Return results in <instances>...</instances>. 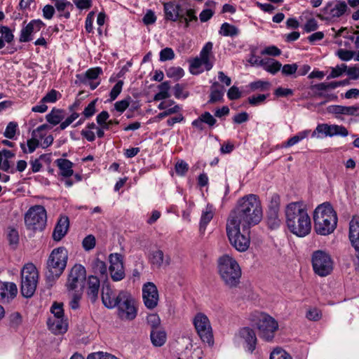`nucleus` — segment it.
<instances>
[{"instance_id":"nucleus-4","label":"nucleus","mask_w":359,"mask_h":359,"mask_svg":"<svg viewBox=\"0 0 359 359\" xmlns=\"http://www.w3.org/2000/svg\"><path fill=\"white\" fill-rule=\"evenodd\" d=\"M218 273L226 286L237 287L241 277V269L237 261L229 255H224L218 259Z\"/></svg>"},{"instance_id":"nucleus-51","label":"nucleus","mask_w":359,"mask_h":359,"mask_svg":"<svg viewBox=\"0 0 359 359\" xmlns=\"http://www.w3.org/2000/svg\"><path fill=\"white\" fill-rule=\"evenodd\" d=\"M280 210V196L278 194H273L271 197L268 211Z\"/></svg>"},{"instance_id":"nucleus-53","label":"nucleus","mask_w":359,"mask_h":359,"mask_svg":"<svg viewBox=\"0 0 359 359\" xmlns=\"http://www.w3.org/2000/svg\"><path fill=\"white\" fill-rule=\"evenodd\" d=\"M131 97H128L124 100L116 102L114 104L115 109L121 113H123L130 105Z\"/></svg>"},{"instance_id":"nucleus-22","label":"nucleus","mask_w":359,"mask_h":359,"mask_svg":"<svg viewBox=\"0 0 359 359\" xmlns=\"http://www.w3.org/2000/svg\"><path fill=\"white\" fill-rule=\"evenodd\" d=\"M18 293V288L15 283L0 281V301L9 302Z\"/></svg>"},{"instance_id":"nucleus-25","label":"nucleus","mask_w":359,"mask_h":359,"mask_svg":"<svg viewBox=\"0 0 359 359\" xmlns=\"http://www.w3.org/2000/svg\"><path fill=\"white\" fill-rule=\"evenodd\" d=\"M47 324L49 329L55 334L65 333L67 330V323L64 318H48Z\"/></svg>"},{"instance_id":"nucleus-41","label":"nucleus","mask_w":359,"mask_h":359,"mask_svg":"<svg viewBox=\"0 0 359 359\" xmlns=\"http://www.w3.org/2000/svg\"><path fill=\"white\" fill-rule=\"evenodd\" d=\"M38 137H34L32 136V138L29 139L27 142L28 150H27V147L24 143L20 144V147L24 153H32L34 151V150L36 149V147L39 146V140H37Z\"/></svg>"},{"instance_id":"nucleus-13","label":"nucleus","mask_w":359,"mask_h":359,"mask_svg":"<svg viewBox=\"0 0 359 359\" xmlns=\"http://www.w3.org/2000/svg\"><path fill=\"white\" fill-rule=\"evenodd\" d=\"M259 335L265 341H269L274 337V333L278 328L277 321L271 316L262 314L257 323Z\"/></svg>"},{"instance_id":"nucleus-11","label":"nucleus","mask_w":359,"mask_h":359,"mask_svg":"<svg viewBox=\"0 0 359 359\" xmlns=\"http://www.w3.org/2000/svg\"><path fill=\"white\" fill-rule=\"evenodd\" d=\"M194 324L201 339L209 345L213 344L212 330L208 318L203 313H197Z\"/></svg>"},{"instance_id":"nucleus-58","label":"nucleus","mask_w":359,"mask_h":359,"mask_svg":"<svg viewBox=\"0 0 359 359\" xmlns=\"http://www.w3.org/2000/svg\"><path fill=\"white\" fill-rule=\"evenodd\" d=\"M174 57V51L170 48H165L160 52V60L161 61L172 60Z\"/></svg>"},{"instance_id":"nucleus-18","label":"nucleus","mask_w":359,"mask_h":359,"mask_svg":"<svg viewBox=\"0 0 359 359\" xmlns=\"http://www.w3.org/2000/svg\"><path fill=\"white\" fill-rule=\"evenodd\" d=\"M349 240L358 252L357 269L359 271V216H354L349 222Z\"/></svg>"},{"instance_id":"nucleus-20","label":"nucleus","mask_w":359,"mask_h":359,"mask_svg":"<svg viewBox=\"0 0 359 359\" xmlns=\"http://www.w3.org/2000/svg\"><path fill=\"white\" fill-rule=\"evenodd\" d=\"M165 18L167 20L177 22L180 18H183V11L180 4L167 2L163 5Z\"/></svg>"},{"instance_id":"nucleus-32","label":"nucleus","mask_w":359,"mask_h":359,"mask_svg":"<svg viewBox=\"0 0 359 359\" xmlns=\"http://www.w3.org/2000/svg\"><path fill=\"white\" fill-rule=\"evenodd\" d=\"M152 344L155 346H163L166 341V333L162 330H152L150 334Z\"/></svg>"},{"instance_id":"nucleus-48","label":"nucleus","mask_w":359,"mask_h":359,"mask_svg":"<svg viewBox=\"0 0 359 359\" xmlns=\"http://www.w3.org/2000/svg\"><path fill=\"white\" fill-rule=\"evenodd\" d=\"M63 304L62 303L55 302L51 306V313L53 314V316L50 318H64V311H63Z\"/></svg>"},{"instance_id":"nucleus-24","label":"nucleus","mask_w":359,"mask_h":359,"mask_svg":"<svg viewBox=\"0 0 359 359\" xmlns=\"http://www.w3.org/2000/svg\"><path fill=\"white\" fill-rule=\"evenodd\" d=\"M99 289V278L95 276H90L88 279L87 294L90 300L93 303L97 299Z\"/></svg>"},{"instance_id":"nucleus-38","label":"nucleus","mask_w":359,"mask_h":359,"mask_svg":"<svg viewBox=\"0 0 359 359\" xmlns=\"http://www.w3.org/2000/svg\"><path fill=\"white\" fill-rule=\"evenodd\" d=\"M328 136L332 137L334 135H341L346 137L348 135V132L347 129L343 126L338 125H329Z\"/></svg>"},{"instance_id":"nucleus-45","label":"nucleus","mask_w":359,"mask_h":359,"mask_svg":"<svg viewBox=\"0 0 359 359\" xmlns=\"http://www.w3.org/2000/svg\"><path fill=\"white\" fill-rule=\"evenodd\" d=\"M0 33L1 34V38H3L4 42L10 43L13 41L14 36L12 30L7 26H0Z\"/></svg>"},{"instance_id":"nucleus-17","label":"nucleus","mask_w":359,"mask_h":359,"mask_svg":"<svg viewBox=\"0 0 359 359\" xmlns=\"http://www.w3.org/2000/svg\"><path fill=\"white\" fill-rule=\"evenodd\" d=\"M142 298L145 306L149 309L156 308L158 302V292L153 283H147L142 287Z\"/></svg>"},{"instance_id":"nucleus-8","label":"nucleus","mask_w":359,"mask_h":359,"mask_svg":"<svg viewBox=\"0 0 359 359\" xmlns=\"http://www.w3.org/2000/svg\"><path fill=\"white\" fill-rule=\"evenodd\" d=\"M38 271L35 266L29 263L25 264L21 271V293L27 298L34 294L38 283Z\"/></svg>"},{"instance_id":"nucleus-64","label":"nucleus","mask_w":359,"mask_h":359,"mask_svg":"<svg viewBox=\"0 0 359 359\" xmlns=\"http://www.w3.org/2000/svg\"><path fill=\"white\" fill-rule=\"evenodd\" d=\"M298 66L297 64H287L282 67V73L286 76L294 74L297 70Z\"/></svg>"},{"instance_id":"nucleus-12","label":"nucleus","mask_w":359,"mask_h":359,"mask_svg":"<svg viewBox=\"0 0 359 359\" xmlns=\"http://www.w3.org/2000/svg\"><path fill=\"white\" fill-rule=\"evenodd\" d=\"M347 9V4L344 1H330L317 16L321 20H332L342 16Z\"/></svg>"},{"instance_id":"nucleus-59","label":"nucleus","mask_w":359,"mask_h":359,"mask_svg":"<svg viewBox=\"0 0 359 359\" xmlns=\"http://www.w3.org/2000/svg\"><path fill=\"white\" fill-rule=\"evenodd\" d=\"M97 99L90 102L88 106L84 109L83 114L86 118L91 117L95 113V104L97 102Z\"/></svg>"},{"instance_id":"nucleus-27","label":"nucleus","mask_w":359,"mask_h":359,"mask_svg":"<svg viewBox=\"0 0 359 359\" xmlns=\"http://www.w3.org/2000/svg\"><path fill=\"white\" fill-rule=\"evenodd\" d=\"M240 335L247 343L248 351L252 353L255 348L257 342L255 332L249 327H243L240 331Z\"/></svg>"},{"instance_id":"nucleus-35","label":"nucleus","mask_w":359,"mask_h":359,"mask_svg":"<svg viewBox=\"0 0 359 359\" xmlns=\"http://www.w3.org/2000/svg\"><path fill=\"white\" fill-rule=\"evenodd\" d=\"M239 33L238 29L234 25L224 22L222 25L219 34L225 36H234Z\"/></svg>"},{"instance_id":"nucleus-14","label":"nucleus","mask_w":359,"mask_h":359,"mask_svg":"<svg viewBox=\"0 0 359 359\" xmlns=\"http://www.w3.org/2000/svg\"><path fill=\"white\" fill-rule=\"evenodd\" d=\"M213 44L212 42H208L203 47L200 52V57H196L191 61L190 63V71L192 74H197L194 72V69H198L203 65H205L207 71L210 70L212 68V63L210 60V57L212 56Z\"/></svg>"},{"instance_id":"nucleus-16","label":"nucleus","mask_w":359,"mask_h":359,"mask_svg":"<svg viewBox=\"0 0 359 359\" xmlns=\"http://www.w3.org/2000/svg\"><path fill=\"white\" fill-rule=\"evenodd\" d=\"M109 260L110 263L109 271L111 279L114 281L123 280L126 276L123 256L118 253H112L110 254Z\"/></svg>"},{"instance_id":"nucleus-56","label":"nucleus","mask_w":359,"mask_h":359,"mask_svg":"<svg viewBox=\"0 0 359 359\" xmlns=\"http://www.w3.org/2000/svg\"><path fill=\"white\" fill-rule=\"evenodd\" d=\"M9 244L16 246L19 241V234L17 230L11 229L7 235Z\"/></svg>"},{"instance_id":"nucleus-3","label":"nucleus","mask_w":359,"mask_h":359,"mask_svg":"<svg viewBox=\"0 0 359 359\" xmlns=\"http://www.w3.org/2000/svg\"><path fill=\"white\" fill-rule=\"evenodd\" d=\"M313 221L316 232L327 236L332 233L337 227V213L330 203H323L315 209Z\"/></svg>"},{"instance_id":"nucleus-54","label":"nucleus","mask_w":359,"mask_h":359,"mask_svg":"<svg viewBox=\"0 0 359 359\" xmlns=\"http://www.w3.org/2000/svg\"><path fill=\"white\" fill-rule=\"evenodd\" d=\"M188 170V164L182 160L177 161L175 164V171L178 175L184 176Z\"/></svg>"},{"instance_id":"nucleus-34","label":"nucleus","mask_w":359,"mask_h":359,"mask_svg":"<svg viewBox=\"0 0 359 359\" xmlns=\"http://www.w3.org/2000/svg\"><path fill=\"white\" fill-rule=\"evenodd\" d=\"M281 67V63L272 58L266 59L264 63L263 64L264 69L272 74H276L278 71L280 70Z\"/></svg>"},{"instance_id":"nucleus-19","label":"nucleus","mask_w":359,"mask_h":359,"mask_svg":"<svg viewBox=\"0 0 359 359\" xmlns=\"http://www.w3.org/2000/svg\"><path fill=\"white\" fill-rule=\"evenodd\" d=\"M45 26L41 20H33L28 23L20 31L19 41L20 42H28L32 39V35L40 31Z\"/></svg>"},{"instance_id":"nucleus-30","label":"nucleus","mask_w":359,"mask_h":359,"mask_svg":"<svg viewBox=\"0 0 359 359\" xmlns=\"http://www.w3.org/2000/svg\"><path fill=\"white\" fill-rule=\"evenodd\" d=\"M101 74H102V68L95 67L88 69L84 74L77 75V78L83 84H87L88 80H95Z\"/></svg>"},{"instance_id":"nucleus-57","label":"nucleus","mask_w":359,"mask_h":359,"mask_svg":"<svg viewBox=\"0 0 359 359\" xmlns=\"http://www.w3.org/2000/svg\"><path fill=\"white\" fill-rule=\"evenodd\" d=\"M123 86V82L122 81H118L113 87L110 92V100H114L118 95L121 93L122 90V88Z\"/></svg>"},{"instance_id":"nucleus-50","label":"nucleus","mask_w":359,"mask_h":359,"mask_svg":"<svg viewBox=\"0 0 359 359\" xmlns=\"http://www.w3.org/2000/svg\"><path fill=\"white\" fill-rule=\"evenodd\" d=\"M95 243L96 241L95 236L93 235H88L83 240L82 245L86 250L89 251L95 248Z\"/></svg>"},{"instance_id":"nucleus-55","label":"nucleus","mask_w":359,"mask_h":359,"mask_svg":"<svg viewBox=\"0 0 359 359\" xmlns=\"http://www.w3.org/2000/svg\"><path fill=\"white\" fill-rule=\"evenodd\" d=\"M49 129H50V127L48 124H43L39 126L36 130H34L32 133V135L34 137L42 139L46 136L44 131Z\"/></svg>"},{"instance_id":"nucleus-36","label":"nucleus","mask_w":359,"mask_h":359,"mask_svg":"<svg viewBox=\"0 0 359 359\" xmlns=\"http://www.w3.org/2000/svg\"><path fill=\"white\" fill-rule=\"evenodd\" d=\"M267 222L271 229H276L280 224L279 211H267Z\"/></svg>"},{"instance_id":"nucleus-6","label":"nucleus","mask_w":359,"mask_h":359,"mask_svg":"<svg viewBox=\"0 0 359 359\" xmlns=\"http://www.w3.org/2000/svg\"><path fill=\"white\" fill-rule=\"evenodd\" d=\"M241 225L226 221V231L231 245L239 252H245L250 247V238L248 233L241 232Z\"/></svg>"},{"instance_id":"nucleus-31","label":"nucleus","mask_w":359,"mask_h":359,"mask_svg":"<svg viewBox=\"0 0 359 359\" xmlns=\"http://www.w3.org/2000/svg\"><path fill=\"white\" fill-rule=\"evenodd\" d=\"M15 156V154L11 151L3 149L0 151V169L8 172L11 168L8 160Z\"/></svg>"},{"instance_id":"nucleus-43","label":"nucleus","mask_w":359,"mask_h":359,"mask_svg":"<svg viewBox=\"0 0 359 359\" xmlns=\"http://www.w3.org/2000/svg\"><path fill=\"white\" fill-rule=\"evenodd\" d=\"M347 66L345 64H341L335 67H331V72L327 76V79L337 78L341 76L346 71Z\"/></svg>"},{"instance_id":"nucleus-60","label":"nucleus","mask_w":359,"mask_h":359,"mask_svg":"<svg viewBox=\"0 0 359 359\" xmlns=\"http://www.w3.org/2000/svg\"><path fill=\"white\" fill-rule=\"evenodd\" d=\"M337 56L343 61H348L354 56V52L344 49H339L337 53Z\"/></svg>"},{"instance_id":"nucleus-29","label":"nucleus","mask_w":359,"mask_h":359,"mask_svg":"<svg viewBox=\"0 0 359 359\" xmlns=\"http://www.w3.org/2000/svg\"><path fill=\"white\" fill-rule=\"evenodd\" d=\"M60 169V175L68 177L73 175V163L65 158H58L55 162Z\"/></svg>"},{"instance_id":"nucleus-23","label":"nucleus","mask_w":359,"mask_h":359,"mask_svg":"<svg viewBox=\"0 0 359 359\" xmlns=\"http://www.w3.org/2000/svg\"><path fill=\"white\" fill-rule=\"evenodd\" d=\"M329 113L334 114H345L351 116L359 115L358 106H341V105H331L327 108Z\"/></svg>"},{"instance_id":"nucleus-49","label":"nucleus","mask_w":359,"mask_h":359,"mask_svg":"<svg viewBox=\"0 0 359 359\" xmlns=\"http://www.w3.org/2000/svg\"><path fill=\"white\" fill-rule=\"evenodd\" d=\"M270 87V83L268 81H256L254 82L250 83V88L252 90H268Z\"/></svg>"},{"instance_id":"nucleus-52","label":"nucleus","mask_w":359,"mask_h":359,"mask_svg":"<svg viewBox=\"0 0 359 359\" xmlns=\"http://www.w3.org/2000/svg\"><path fill=\"white\" fill-rule=\"evenodd\" d=\"M203 123L207 124L209 127H213L217 122L215 117L208 111L203 113L200 116Z\"/></svg>"},{"instance_id":"nucleus-2","label":"nucleus","mask_w":359,"mask_h":359,"mask_svg":"<svg viewBox=\"0 0 359 359\" xmlns=\"http://www.w3.org/2000/svg\"><path fill=\"white\" fill-rule=\"evenodd\" d=\"M285 217L287 226L292 233L304 237L310 233L311 219L302 203H289L285 209Z\"/></svg>"},{"instance_id":"nucleus-61","label":"nucleus","mask_w":359,"mask_h":359,"mask_svg":"<svg viewBox=\"0 0 359 359\" xmlns=\"http://www.w3.org/2000/svg\"><path fill=\"white\" fill-rule=\"evenodd\" d=\"M21 316L19 313H13L9 316V325L11 327H18L21 323Z\"/></svg>"},{"instance_id":"nucleus-47","label":"nucleus","mask_w":359,"mask_h":359,"mask_svg":"<svg viewBox=\"0 0 359 359\" xmlns=\"http://www.w3.org/2000/svg\"><path fill=\"white\" fill-rule=\"evenodd\" d=\"M270 359H292L289 353L281 348H275L270 355Z\"/></svg>"},{"instance_id":"nucleus-44","label":"nucleus","mask_w":359,"mask_h":359,"mask_svg":"<svg viewBox=\"0 0 359 359\" xmlns=\"http://www.w3.org/2000/svg\"><path fill=\"white\" fill-rule=\"evenodd\" d=\"M18 127V125L16 122H14V121L9 122L6 128L4 133V135L6 138L13 139L15 135Z\"/></svg>"},{"instance_id":"nucleus-7","label":"nucleus","mask_w":359,"mask_h":359,"mask_svg":"<svg viewBox=\"0 0 359 359\" xmlns=\"http://www.w3.org/2000/svg\"><path fill=\"white\" fill-rule=\"evenodd\" d=\"M116 307L117 316L122 320H132L137 316L135 300L131 294L125 290L119 291V298Z\"/></svg>"},{"instance_id":"nucleus-26","label":"nucleus","mask_w":359,"mask_h":359,"mask_svg":"<svg viewBox=\"0 0 359 359\" xmlns=\"http://www.w3.org/2000/svg\"><path fill=\"white\" fill-rule=\"evenodd\" d=\"M69 228V219L67 217H61L55 226L53 238L56 241H60L67 233Z\"/></svg>"},{"instance_id":"nucleus-21","label":"nucleus","mask_w":359,"mask_h":359,"mask_svg":"<svg viewBox=\"0 0 359 359\" xmlns=\"http://www.w3.org/2000/svg\"><path fill=\"white\" fill-rule=\"evenodd\" d=\"M101 297L104 306L111 309L117 305L119 292L116 294L109 285H104L102 289Z\"/></svg>"},{"instance_id":"nucleus-39","label":"nucleus","mask_w":359,"mask_h":359,"mask_svg":"<svg viewBox=\"0 0 359 359\" xmlns=\"http://www.w3.org/2000/svg\"><path fill=\"white\" fill-rule=\"evenodd\" d=\"M149 260L152 265L160 267L163 262V252L161 250L153 251L150 254Z\"/></svg>"},{"instance_id":"nucleus-37","label":"nucleus","mask_w":359,"mask_h":359,"mask_svg":"<svg viewBox=\"0 0 359 359\" xmlns=\"http://www.w3.org/2000/svg\"><path fill=\"white\" fill-rule=\"evenodd\" d=\"M309 133L310 130H308L298 133L297 135L287 140V141L285 144V147H290L297 144L301 140L307 137Z\"/></svg>"},{"instance_id":"nucleus-46","label":"nucleus","mask_w":359,"mask_h":359,"mask_svg":"<svg viewBox=\"0 0 359 359\" xmlns=\"http://www.w3.org/2000/svg\"><path fill=\"white\" fill-rule=\"evenodd\" d=\"M217 85V83H215L212 86V90L209 100L210 103H215L216 102L220 101L223 97L224 93L222 90L213 89V88Z\"/></svg>"},{"instance_id":"nucleus-42","label":"nucleus","mask_w":359,"mask_h":359,"mask_svg":"<svg viewBox=\"0 0 359 359\" xmlns=\"http://www.w3.org/2000/svg\"><path fill=\"white\" fill-rule=\"evenodd\" d=\"M93 269L94 272L100 275L106 276L107 273V266L104 262L96 259L93 263Z\"/></svg>"},{"instance_id":"nucleus-5","label":"nucleus","mask_w":359,"mask_h":359,"mask_svg":"<svg viewBox=\"0 0 359 359\" xmlns=\"http://www.w3.org/2000/svg\"><path fill=\"white\" fill-rule=\"evenodd\" d=\"M68 259L67 250L60 247L54 249L46 264V277L49 281L58 278L66 268Z\"/></svg>"},{"instance_id":"nucleus-9","label":"nucleus","mask_w":359,"mask_h":359,"mask_svg":"<svg viewBox=\"0 0 359 359\" xmlns=\"http://www.w3.org/2000/svg\"><path fill=\"white\" fill-rule=\"evenodd\" d=\"M46 210L42 205L31 207L25 215L27 228L32 231H42L46 224Z\"/></svg>"},{"instance_id":"nucleus-40","label":"nucleus","mask_w":359,"mask_h":359,"mask_svg":"<svg viewBox=\"0 0 359 359\" xmlns=\"http://www.w3.org/2000/svg\"><path fill=\"white\" fill-rule=\"evenodd\" d=\"M184 74V72L182 68L180 67H172L168 69L166 71V75L168 77L173 79L175 81L181 79Z\"/></svg>"},{"instance_id":"nucleus-10","label":"nucleus","mask_w":359,"mask_h":359,"mask_svg":"<svg viewBox=\"0 0 359 359\" xmlns=\"http://www.w3.org/2000/svg\"><path fill=\"white\" fill-rule=\"evenodd\" d=\"M311 262L313 271L320 277L328 276L333 270V260L326 251H314L311 256Z\"/></svg>"},{"instance_id":"nucleus-63","label":"nucleus","mask_w":359,"mask_h":359,"mask_svg":"<svg viewBox=\"0 0 359 359\" xmlns=\"http://www.w3.org/2000/svg\"><path fill=\"white\" fill-rule=\"evenodd\" d=\"M227 96L229 100H234L241 97V93L239 90L238 88H237L235 86H233L229 89Z\"/></svg>"},{"instance_id":"nucleus-15","label":"nucleus","mask_w":359,"mask_h":359,"mask_svg":"<svg viewBox=\"0 0 359 359\" xmlns=\"http://www.w3.org/2000/svg\"><path fill=\"white\" fill-rule=\"evenodd\" d=\"M86 271L81 264H75L71 269L66 286L69 291L76 290L83 287V281L86 280Z\"/></svg>"},{"instance_id":"nucleus-33","label":"nucleus","mask_w":359,"mask_h":359,"mask_svg":"<svg viewBox=\"0 0 359 359\" xmlns=\"http://www.w3.org/2000/svg\"><path fill=\"white\" fill-rule=\"evenodd\" d=\"M47 121L53 125H57L65 118L64 111L53 108L46 116Z\"/></svg>"},{"instance_id":"nucleus-1","label":"nucleus","mask_w":359,"mask_h":359,"mask_svg":"<svg viewBox=\"0 0 359 359\" xmlns=\"http://www.w3.org/2000/svg\"><path fill=\"white\" fill-rule=\"evenodd\" d=\"M262 218V208L258 196L249 194L238 201L235 209L230 212L227 221L238 223L245 231L251 226L257 224Z\"/></svg>"},{"instance_id":"nucleus-28","label":"nucleus","mask_w":359,"mask_h":359,"mask_svg":"<svg viewBox=\"0 0 359 359\" xmlns=\"http://www.w3.org/2000/svg\"><path fill=\"white\" fill-rule=\"evenodd\" d=\"M215 212L212 205H208L204 210H203L200 220V231L204 232L207 225L212 219Z\"/></svg>"},{"instance_id":"nucleus-62","label":"nucleus","mask_w":359,"mask_h":359,"mask_svg":"<svg viewBox=\"0 0 359 359\" xmlns=\"http://www.w3.org/2000/svg\"><path fill=\"white\" fill-rule=\"evenodd\" d=\"M148 323L152 327V330H159L158 326L161 323L160 318L156 314H151L147 317Z\"/></svg>"}]
</instances>
